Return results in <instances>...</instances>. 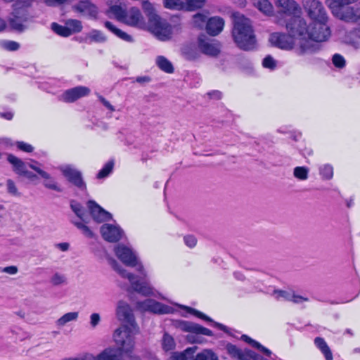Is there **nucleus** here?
I'll list each match as a JSON object with an SVG mask.
<instances>
[{
    "label": "nucleus",
    "mask_w": 360,
    "mask_h": 360,
    "mask_svg": "<svg viewBox=\"0 0 360 360\" xmlns=\"http://www.w3.org/2000/svg\"><path fill=\"white\" fill-rule=\"evenodd\" d=\"M303 7L311 23L307 25L304 20V25L301 26L303 30L304 37H309L310 40L316 42L326 41L330 35V30L327 25L328 15L323 4L319 0H304Z\"/></svg>",
    "instance_id": "1"
},
{
    "label": "nucleus",
    "mask_w": 360,
    "mask_h": 360,
    "mask_svg": "<svg viewBox=\"0 0 360 360\" xmlns=\"http://www.w3.org/2000/svg\"><path fill=\"white\" fill-rule=\"evenodd\" d=\"M119 347H108L97 355V360H121L122 352L131 353L134 347V338L127 326L117 328L113 334Z\"/></svg>",
    "instance_id": "2"
},
{
    "label": "nucleus",
    "mask_w": 360,
    "mask_h": 360,
    "mask_svg": "<svg viewBox=\"0 0 360 360\" xmlns=\"http://www.w3.org/2000/svg\"><path fill=\"white\" fill-rule=\"evenodd\" d=\"M232 37L237 46L244 51L252 50L256 45V38L251 21L239 12L232 13Z\"/></svg>",
    "instance_id": "3"
},
{
    "label": "nucleus",
    "mask_w": 360,
    "mask_h": 360,
    "mask_svg": "<svg viewBox=\"0 0 360 360\" xmlns=\"http://www.w3.org/2000/svg\"><path fill=\"white\" fill-rule=\"evenodd\" d=\"M275 4L279 15L285 18L286 30L293 34H303V30L300 29L304 25V19L301 16L299 4L294 0H276Z\"/></svg>",
    "instance_id": "4"
},
{
    "label": "nucleus",
    "mask_w": 360,
    "mask_h": 360,
    "mask_svg": "<svg viewBox=\"0 0 360 360\" xmlns=\"http://www.w3.org/2000/svg\"><path fill=\"white\" fill-rule=\"evenodd\" d=\"M358 0H326V3L334 16L346 22L360 20V2Z\"/></svg>",
    "instance_id": "5"
},
{
    "label": "nucleus",
    "mask_w": 360,
    "mask_h": 360,
    "mask_svg": "<svg viewBox=\"0 0 360 360\" xmlns=\"http://www.w3.org/2000/svg\"><path fill=\"white\" fill-rule=\"evenodd\" d=\"M30 5V2L21 0H18L15 4L13 17L8 20V24L11 30L18 32H22L25 30V26L23 23L28 19L27 8Z\"/></svg>",
    "instance_id": "6"
},
{
    "label": "nucleus",
    "mask_w": 360,
    "mask_h": 360,
    "mask_svg": "<svg viewBox=\"0 0 360 360\" xmlns=\"http://www.w3.org/2000/svg\"><path fill=\"white\" fill-rule=\"evenodd\" d=\"M109 262L113 269L116 271L122 278H127L133 288L134 290L143 295H150L153 294V288L146 283H141L139 281H135V276L127 272L121 267L118 262L113 258L109 259Z\"/></svg>",
    "instance_id": "7"
},
{
    "label": "nucleus",
    "mask_w": 360,
    "mask_h": 360,
    "mask_svg": "<svg viewBox=\"0 0 360 360\" xmlns=\"http://www.w3.org/2000/svg\"><path fill=\"white\" fill-rule=\"evenodd\" d=\"M288 34L281 32H274L271 34L269 40L271 43L276 47L284 50H291L295 46V38L297 37L300 39L310 40L309 37H304L298 34H293L291 32L288 31Z\"/></svg>",
    "instance_id": "8"
},
{
    "label": "nucleus",
    "mask_w": 360,
    "mask_h": 360,
    "mask_svg": "<svg viewBox=\"0 0 360 360\" xmlns=\"http://www.w3.org/2000/svg\"><path fill=\"white\" fill-rule=\"evenodd\" d=\"M179 326L183 331L190 333L187 335V339L189 342H196V340L194 339V335H213L212 331L209 328L193 322L181 321L179 322Z\"/></svg>",
    "instance_id": "9"
},
{
    "label": "nucleus",
    "mask_w": 360,
    "mask_h": 360,
    "mask_svg": "<svg viewBox=\"0 0 360 360\" xmlns=\"http://www.w3.org/2000/svg\"><path fill=\"white\" fill-rule=\"evenodd\" d=\"M116 315L120 321L126 322L129 325V326H131V328L129 326L127 327L131 330V329L135 330H139L132 310L127 302L124 301H120L118 302Z\"/></svg>",
    "instance_id": "10"
},
{
    "label": "nucleus",
    "mask_w": 360,
    "mask_h": 360,
    "mask_svg": "<svg viewBox=\"0 0 360 360\" xmlns=\"http://www.w3.org/2000/svg\"><path fill=\"white\" fill-rule=\"evenodd\" d=\"M86 205L90 215L96 222L102 223L112 219L111 214L105 210L96 201L89 200Z\"/></svg>",
    "instance_id": "11"
},
{
    "label": "nucleus",
    "mask_w": 360,
    "mask_h": 360,
    "mask_svg": "<svg viewBox=\"0 0 360 360\" xmlns=\"http://www.w3.org/2000/svg\"><path fill=\"white\" fill-rule=\"evenodd\" d=\"M91 90L84 86H77L65 90L62 94V101L65 103H74L78 99L89 95Z\"/></svg>",
    "instance_id": "12"
},
{
    "label": "nucleus",
    "mask_w": 360,
    "mask_h": 360,
    "mask_svg": "<svg viewBox=\"0 0 360 360\" xmlns=\"http://www.w3.org/2000/svg\"><path fill=\"white\" fill-rule=\"evenodd\" d=\"M115 253L118 259L125 265L131 267L137 265V258L132 250L128 247L119 245L115 248Z\"/></svg>",
    "instance_id": "13"
},
{
    "label": "nucleus",
    "mask_w": 360,
    "mask_h": 360,
    "mask_svg": "<svg viewBox=\"0 0 360 360\" xmlns=\"http://www.w3.org/2000/svg\"><path fill=\"white\" fill-rule=\"evenodd\" d=\"M63 176L67 180L82 191L87 190L86 184L84 182L81 172L71 167H66L63 170Z\"/></svg>",
    "instance_id": "14"
},
{
    "label": "nucleus",
    "mask_w": 360,
    "mask_h": 360,
    "mask_svg": "<svg viewBox=\"0 0 360 360\" xmlns=\"http://www.w3.org/2000/svg\"><path fill=\"white\" fill-rule=\"evenodd\" d=\"M139 308L144 311H150L157 314H169L170 311L169 307L164 304L152 299H148L143 302L137 303Z\"/></svg>",
    "instance_id": "15"
},
{
    "label": "nucleus",
    "mask_w": 360,
    "mask_h": 360,
    "mask_svg": "<svg viewBox=\"0 0 360 360\" xmlns=\"http://www.w3.org/2000/svg\"><path fill=\"white\" fill-rule=\"evenodd\" d=\"M101 234L105 241L117 243L122 238V231L120 227L112 224H105L101 227Z\"/></svg>",
    "instance_id": "16"
},
{
    "label": "nucleus",
    "mask_w": 360,
    "mask_h": 360,
    "mask_svg": "<svg viewBox=\"0 0 360 360\" xmlns=\"http://www.w3.org/2000/svg\"><path fill=\"white\" fill-rule=\"evenodd\" d=\"M123 22L133 27H141L145 24L141 11L136 7H131L127 11Z\"/></svg>",
    "instance_id": "17"
},
{
    "label": "nucleus",
    "mask_w": 360,
    "mask_h": 360,
    "mask_svg": "<svg viewBox=\"0 0 360 360\" xmlns=\"http://www.w3.org/2000/svg\"><path fill=\"white\" fill-rule=\"evenodd\" d=\"M224 26V20L222 18L211 17L207 21L206 31L210 36H217L222 31Z\"/></svg>",
    "instance_id": "18"
},
{
    "label": "nucleus",
    "mask_w": 360,
    "mask_h": 360,
    "mask_svg": "<svg viewBox=\"0 0 360 360\" xmlns=\"http://www.w3.org/2000/svg\"><path fill=\"white\" fill-rule=\"evenodd\" d=\"M7 160L13 165V171L20 175L26 176L28 172L26 169L25 162L13 154H8Z\"/></svg>",
    "instance_id": "19"
},
{
    "label": "nucleus",
    "mask_w": 360,
    "mask_h": 360,
    "mask_svg": "<svg viewBox=\"0 0 360 360\" xmlns=\"http://www.w3.org/2000/svg\"><path fill=\"white\" fill-rule=\"evenodd\" d=\"M198 46L203 53L208 56H217L220 53L219 49L215 44L209 42L205 39L199 38Z\"/></svg>",
    "instance_id": "20"
},
{
    "label": "nucleus",
    "mask_w": 360,
    "mask_h": 360,
    "mask_svg": "<svg viewBox=\"0 0 360 360\" xmlns=\"http://www.w3.org/2000/svg\"><path fill=\"white\" fill-rule=\"evenodd\" d=\"M75 8L77 11L86 13L90 16H96L97 14L96 6L88 0L79 1L78 4L75 6Z\"/></svg>",
    "instance_id": "21"
},
{
    "label": "nucleus",
    "mask_w": 360,
    "mask_h": 360,
    "mask_svg": "<svg viewBox=\"0 0 360 360\" xmlns=\"http://www.w3.org/2000/svg\"><path fill=\"white\" fill-rule=\"evenodd\" d=\"M104 25L110 32L120 39L127 42H132L134 41L131 35L115 27L111 22L105 21Z\"/></svg>",
    "instance_id": "22"
},
{
    "label": "nucleus",
    "mask_w": 360,
    "mask_h": 360,
    "mask_svg": "<svg viewBox=\"0 0 360 360\" xmlns=\"http://www.w3.org/2000/svg\"><path fill=\"white\" fill-rule=\"evenodd\" d=\"M315 346L325 356L326 360H333V353L324 338L316 337L314 339Z\"/></svg>",
    "instance_id": "23"
},
{
    "label": "nucleus",
    "mask_w": 360,
    "mask_h": 360,
    "mask_svg": "<svg viewBox=\"0 0 360 360\" xmlns=\"http://www.w3.org/2000/svg\"><path fill=\"white\" fill-rule=\"evenodd\" d=\"M208 14V11L194 14L192 18L193 26L200 30H202L205 27H206V23L209 19Z\"/></svg>",
    "instance_id": "24"
},
{
    "label": "nucleus",
    "mask_w": 360,
    "mask_h": 360,
    "mask_svg": "<svg viewBox=\"0 0 360 360\" xmlns=\"http://www.w3.org/2000/svg\"><path fill=\"white\" fill-rule=\"evenodd\" d=\"M106 40V37L101 31L98 30H93L85 38V41L88 44H91L93 42L103 43Z\"/></svg>",
    "instance_id": "25"
},
{
    "label": "nucleus",
    "mask_w": 360,
    "mask_h": 360,
    "mask_svg": "<svg viewBox=\"0 0 360 360\" xmlns=\"http://www.w3.org/2000/svg\"><path fill=\"white\" fill-rule=\"evenodd\" d=\"M253 4L262 13L271 15L274 13L272 4L268 0H252Z\"/></svg>",
    "instance_id": "26"
},
{
    "label": "nucleus",
    "mask_w": 360,
    "mask_h": 360,
    "mask_svg": "<svg viewBox=\"0 0 360 360\" xmlns=\"http://www.w3.org/2000/svg\"><path fill=\"white\" fill-rule=\"evenodd\" d=\"M164 7L174 11H186L185 0H162Z\"/></svg>",
    "instance_id": "27"
},
{
    "label": "nucleus",
    "mask_w": 360,
    "mask_h": 360,
    "mask_svg": "<svg viewBox=\"0 0 360 360\" xmlns=\"http://www.w3.org/2000/svg\"><path fill=\"white\" fill-rule=\"evenodd\" d=\"M157 65L163 72L172 74L174 71L172 63L165 56H160L157 58Z\"/></svg>",
    "instance_id": "28"
},
{
    "label": "nucleus",
    "mask_w": 360,
    "mask_h": 360,
    "mask_svg": "<svg viewBox=\"0 0 360 360\" xmlns=\"http://www.w3.org/2000/svg\"><path fill=\"white\" fill-rule=\"evenodd\" d=\"M51 30L58 36L63 37H68L71 36V32L67 25H61L57 22H52L51 25Z\"/></svg>",
    "instance_id": "29"
},
{
    "label": "nucleus",
    "mask_w": 360,
    "mask_h": 360,
    "mask_svg": "<svg viewBox=\"0 0 360 360\" xmlns=\"http://www.w3.org/2000/svg\"><path fill=\"white\" fill-rule=\"evenodd\" d=\"M186 11H195L201 9L206 4V0H185Z\"/></svg>",
    "instance_id": "30"
},
{
    "label": "nucleus",
    "mask_w": 360,
    "mask_h": 360,
    "mask_svg": "<svg viewBox=\"0 0 360 360\" xmlns=\"http://www.w3.org/2000/svg\"><path fill=\"white\" fill-rule=\"evenodd\" d=\"M175 342L172 336L165 333L162 340V347L165 352H169L175 349Z\"/></svg>",
    "instance_id": "31"
},
{
    "label": "nucleus",
    "mask_w": 360,
    "mask_h": 360,
    "mask_svg": "<svg viewBox=\"0 0 360 360\" xmlns=\"http://www.w3.org/2000/svg\"><path fill=\"white\" fill-rule=\"evenodd\" d=\"M70 207L72 211L75 212V214L84 223H87V221L85 219V210L82 205L75 201V200H71L70 202Z\"/></svg>",
    "instance_id": "32"
},
{
    "label": "nucleus",
    "mask_w": 360,
    "mask_h": 360,
    "mask_svg": "<svg viewBox=\"0 0 360 360\" xmlns=\"http://www.w3.org/2000/svg\"><path fill=\"white\" fill-rule=\"evenodd\" d=\"M69 27L71 35L75 33H79L82 30V22L77 19H68L65 23Z\"/></svg>",
    "instance_id": "33"
},
{
    "label": "nucleus",
    "mask_w": 360,
    "mask_h": 360,
    "mask_svg": "<svg viewBox=\"0 0 360 360\" xmlns=\"http://www.w3.org/2000/svg\"><path fill=\"white\" fill-rule=\"evenodd\" d=\"M110 11L120 21L124 22V18H126L127 11L123 9L120 5L111 6L110 7Z\"/></svg>",
    "instance_id": "34"
},
{
    "label": "nucleus",
    "mask_w": 360,
    "mask_h": 360,
    "mask_svg": "<svg viewBox=\"0 0 360 360\" xmlns=\"http://www.w3.org/2000/svg\"><path fill=\"white\" fill-rule=\"evenodd\" d=\"M114 167V161L109 160L107 162L103 168L98 172L96 177L97 179H103L108 176L110 173L112 171Z\"/></svg>",
    "instance_id": "35"
},
{
    "label": "nucleus",
    "mask_w": 360,
    "mask_h": 360,
    "mask_svg": "<svg viewBox=\"0 0 360 360\" xmlns=\"http://www.w3.org/2000/svg\"><path fill=\"white\" fill-rule=\"evenodd\" d=\"M193 360H219L217 355L211 350H204L198 353Z\"/></svg>",
    "instance_id": "36"
},
{
    "label": "nucleus",
    "mask_w": 360,
    "mask_h": 360,
    "mask_svg": "<svg viewBox=\"0 0 360 360\" xmlns=\"http://www.w3.org/2000/svg\"><path fill=\"white\" fill-rule=\"evenodd\" d=\"M78 316L77 312H69L64 314L57 321L58 326H64L66 323L75 320Z\"/></svg>",
    "instance_id": "37"
},
{
    "label": "nucleus",
    "mask_w": 360,
    "mask_h": 360,
    "mask_svg": "<svg viewBox=\"0 0 360 360\" xmlns=\"http://www.w3.org/2000/svg\"><path fill=\"white\" fill-rule=\"evenodd\" d=\"M185 309H186V311L194 315L195 316L199 318V319H201L204 321H206L207 322H212V319L209 317L208 316H207L206 314H205L204 313L194 309V308H192V307H185Z\"/></svg>",
    "instance_id": "38"
},
{
    "label": "nucleus",
    "mask_w": 360,
    "mask_h": 360,
    "mask_svg": "<svg viewBox=\"0 0 360 360\" xmlns=\"http://www.w3.org/2000/svg\"><path fill=\"white\" fill-rule=\"evenodd\" d=\"M309 170L305 167H296L294 169V176L300 180H306L308 177Z\"/></svg>",
    "instance_id": "39"
},
{
    "label": "nucleus",
    "mask_w": 360,
    "mask_h": 360,
    "mask_svg": "<svg viewBox=\"0 0 360 360\" xmlns=\"http://www.w3.org/2000/svg\"><path fill=\"white\" fill-rule=\"evenodd\" d=\"M320 174L325 179H330L333 176V168L329 165H325L320 168Z\"/></svg>",
    "instance_id": "40"
},
{
    "label": "nucleus",
    "mask_w": 360,
    "mask_h": 360,
    "mask_svg": "<svg viewBox=\"0 0 360 360\" xmlns=\"http://www.w3.org/2000/svg\"><path fill=\"white\" fill-rule=\"evenodd\" d=\"M226 349L227 353L230 355V356L233 359H237L242 349L237 347L235 345L231 343H228L226 345Z\"/></svg>",
    "instance_id": "41"
},
{
    "label": "nucleus",
    "mask_w": 360,
    "mask_h": 360,
    "mask_svg": "<svg viewBox=\"0 0 360 360\" xmlns=\"http://www.w3.org/2000/svg\"><path fill=\"white\" fill-rule=\"evenodd\" d=\"M74 225L80 229L86 236L89 238H92L94 236L92 231L89 228V226L82 222H74Z\"/></svg>",
    "instance_id": "42"
},
{
    "label": "nucleus",
    "mask_w": 360,
    "mask_h": 360,
    "mask_svg": "<svg viewBox=\"0 0 360 360\" xmlns=\"http://www.w3.org/2000/svg\"><path fill=\"white\" fill-rule=\"evenodd\" d=\"M332 60L333 65L338 68H342L346 65V62L344 57L338 53H335L333 55Z\"/></svg>",
    "instance_id": "43"
},
{
    "label": "nucleus",
    "mask_w": 360,
    "mask_h": 360,
    "mask_svg": "<svg viewBox=\"0 0 360 360\" xmlns=\"http://www.w3.org/2000/svg\"><path fill=\"white\" fill-rule=\"evenodd\" d=\"M262 65L265 68L274 70L276 67V62L272 56L268 55L263 59Z\"/></svg>",
    "instance_id": "44"
},
{
    "label": "nucleus",
    "mask_w": 360,
    "mask_h": 360,
    "mask_svg": "<svg viewBox=\"0 0 360 360\" xmlns=\"http://www.w3.org/2000/svg\"><path fill=\"white\" fill-rule=\"evenodd\" d=\"M15 146L18 150L25 153H30L34 150V147L32 145L24 141H17Z\"/></svg>",
    "instance_id": "45"
},
{
    "label": "nucleus",
    "mask_w": 360,
    "mask_h": 360,
    "mask_svg": "<svg viewBox=\"0 0 360 360\" xmlns=\"http://www.w3.org/2000/svg\"><path fill=\"white\" fill-rule=\"evenodd\" d=\"M8 192L13 195H18V188L15 182L12 179H8L6 181Z\"/></svg>",
    "instance_id": "46"
},
{
    "label": "nucleus",
    "mask_w": 360,
    "mask_h": 360,
    "mask_svg": "<svg viewBox=\"0 0 360 360\" xmlns=\"http://www.w3.org/2000/svg\"><path fill=\"white\" fill-rule=\"evenodd\" d=\"M184 240L185 244L191 248L195 247L197 243L196 238L192 235H187V236H184Z\"/></svg>",
    "instance_id": "47"
},
{
    "label": "nucleus",
    "mask_w": 360,
    "mask_h": 360,
    "mask_svg": "<svg viewBox=\"0 0 360 360\" xmlns=\"http://www.w3.org/2000/svg\"><path fill=\"white\" fill-rule=\"evenodd\" d=\"M4 47L8 51H15L19 49L20 44L14 41H8L5 42Z\"/></svg>",
    "instance_id": "48"
},
{
    "label": "nucleus",
    "mask_w": 360,
    "mask_h": 360,
    "mask_svg": "<svg viewBox=\"0 0 360 360\" xmlns=\"http://www.w3.org/2000/svg\"><path fill=\"white\" fill-rule=\"evenodd\" d=\"M252 351L250 349H245V351L241 350L238 360H252Z\"/></svg>",
    "instance_id": "49"
},
{
    "label": "nucleus",
    "mask_w": 360,
    "mask_h": 360,
    "mask_svg": "<svg viewBox=\"0 0 360 360\" xmlns=\"http://www.w3.org/2000/svg\"><path fill=\"white\" fill-rule=\"evenodd\" d=\"M191 347L187 348L184 352L181 353L179 355H177L174 357L172 360H191Z\"/></svg>",
    "instance_id": "50"
},
{
    "label": "nucleus",
    "mask_w": 360,
    "mask_h": 360,
    "mask_svg": "<svg viewBox=\"0 0 360 360\" xmlns=\"http://www.w3.org/2000/svg\"><path fill=\"white\" fill-rule=\"evenodd\" d=\"M49 180L44 183V186L51 190H54L58 192L62 191V189L57 185L56 182L53 179H48Z\"/></svg>",
    "instance_id": "51"
},
{
    "label": "nucleus",
    "mask_w": 360,
    "mask_h": 360,
    "mask_svg": "<svg viewBox=\"0 0 360 360\" xmlns=\"http://www.w3.org/2000/svg\"><path fill=\"white\" fill-rule=\"evenodd\" d=\"M0 117L6 120H11L13 118V113L4 108H3L2 110L0 109Z\"/></svg>",
    "instance_id": "52"
},
{
    "label": "nucleus",
    "mask_w": 360,
    "mask_h": 360,
    "mask_svg": "<svg viewBox=\"0 0 360 360\" xmlns=\"http://www.w3.org/2000/svg\"><path fill=\"white\" fill-rule=\"evenodd\" d=\"M241 340H243L244 342H247L248 344H249L254 348L256 347V345H258L257 343L259 342L256 341L255 340L251 338L248 335H242Z\"/></svg>",
    "instance_id": "53"
},
{
    "label": "nucleus",
    "mask_w": 360,
    "mask_h": 360,
    "mask_svg": "<svg viewBox=\"0 0 360 360\" xmlns=\"http://www.w3.org/2000/svg\"><path fill=\"white\" fill-rule=\"evenodd\" d=\"M64 281V277L58 274H55L51 278V283L56 285L63 283Z\"/></svg>",
    "instance_id": "54"
},
{
    "label": "nucleus",
    "mask_w": 360,
    "mask_h": 360,
    "mask_svg": "<svg viewBox=\"0 0 360 360\" xmlns=\"http://www.w3.org/2000/svg\"><path fill=\"white\" fill-rule=\"evenodd\" d=\"M100 101L103 103V105L106 107L109 110L113 112L115 110L114 106L110 104V103L107 101L103 96H99L98 97Z\"/></svg>",
    "instance_id": "55"
},
{
    "label": "nucleus",
    "mask_w": 360,
    "mask_h": 360,
    "mask_svg": "<svg viewBox=\"0 0 360 360\" xmlns=\"http://www.w3.org/2000/svg\"><path fill=\"white\" fill-rule=\"evenodd\" d=\"M258 345H256L255 348L257 349L260 352H262L263 354H264L266 356L270 357L271 355V352L268 348L265 347L262 345H261L259 342L257 343Z\"/></svg>",
    "instance_id": "56"
},
{
    "label": "nucleus",
    "mask_w": 360,
    "mask_h": 360,
    "mask_svg": "<svg viewBox=\"0 0 360 360\" xmlns=\"http://www.w3.org/2000/svg\"><path fill=\"white\" fill-rule=\"evenodd\" d=\"M68 0H44L45 3L48 6H56L62 5L66 3Z\"/></svg>",
    "instance_id": "57"
},
{
    "label": "nucleus",
    "mask_w": 360,
    "mask_h": 360,
    "mask_svg": "<svg viewBox=\"0 0 360 360\" xmlns=\"http://www.w3.org/2000/svg\"><path fill=\"white\" fill-rule=\"evenodd\" d=\"M207 95L211 98H215L217 100H219L222 97V94L221 91L218 90H213L207 93Z\"/></svg>",
    "instance_id": "58"
},
{
    "label": "nucleus",
    "mask_w": 360,
    "mask_h": 360,
    "mask_svg": "<svg viewBox=\"0 0 360 360\" xmlns=\"http://www.w3.org/2000/svg\"><path fill=\"white\" fill-rule=\"evenodd\" d=\"M100 321V315L97 313H94L91 315V324L93 327L98 325Z\"/></svg>",
    "instance_id": "59"
},
{
    "label": "nucleus",
    "mask_w": 360,
    "mask_h": 360,
    "mask_svg": "<svg viewBox=\"0 0 360 360\" xmlns=\"http://www.w3.org/2000/svg\"><path fill=\"white\" fill-rule=\"evenodd\" d=\"M3 271L9 274H15L18 272V268L15 266H9L4 268Z\"/></svg>",
    "instance_id": "60"
},
{
    "label": "nucleus",
    "mask_w": 360,
    "mask_h": 360,
    "mask_svg": "<svg viewBox=\"0 0 360 360\" xmlns=\"http://www.w3.org/2000/svg\"><path fill=\"white\" fill-rule=\"evenodd\" d=\"M291 300L295 302V303H300V302H304V301H307L308 299L307 298H305L301 295H293L292 296V299Z\"/></svg>",
    "instance_id": "61"
},
{
    "label": "nucleus",
    "mask_w": 360,
    "mask_h": 360,
    "mask_svg": "<svg viewBox=\"0 0 360 360\" xmlns=\"http://www.w3.org/2000/svg\"><path fill=\"white\" fill-rule=\"evenodd\" d=\"M33 168L43 178L46 179H50V176L46 172H45L39 168H37V167H33Z\"/></svg>",
    "instance_id": "62"
},
{
    "label": "nucleus",
    "mask_w": 360,
    "mask_h": 360,
    "mask_svg": "<svg viewBox=\"0 0 360 360\" xmlns=\"http://www.w3.org/2000/svg\"><path fill=\"white\" fill-rule=\"evenodd\" d=\"M252 360H268L267 359L264 358L263 356L255 352L252 351Z\"/></svg>",
    "instance_id": "63"
},
{
    "label": "nucleus",
    "mask_w": 360,
    "mask_h": 360,
    "mask_svg": "<svg viewBox=\"0 0 360 360\" xmlns=\"http://www.w3.org/2000/svg\"><path fill=\"white\" fill-rule=\"evenodd\" d=\"M309 49L310 48L307 47L305 44H301L299 54L302 55L305 53L307 51H308Z\"/></svg>",
    "instance_id": "64"
}]
</instances>
